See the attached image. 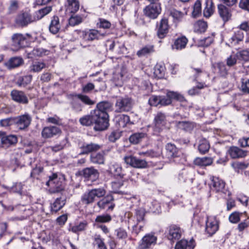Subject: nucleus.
Here are the masks:
<instances>
[{"label": "nucleus", "instance_id": "nucleus-1", "mask_svg": "<svg viewBox=\"0 0 249 249\" xmlns=\"http://www.w3.org/2000/svg\"><path fill=\"white\" fill-rule=\"evenodd\" d=\"M111 104L108 102H101L96 106L97 108L94 110L95 117L99 120V129H105L108 126V115L107 112L110 109Z\"/></svg>", "mask_w": 249, "mask_h": 249}, {"label": "nucleus", "instance_id": "nucleus-2", "mask_svg": "<svg viewBox=\"0 0 249 249\" xmlns=\"http://www.w3.org/2000/svg\"><path fill=\"white\" fill-rule=\"evenodd\" d=\"M106 195V191L103 188L94 189L85 193L81 197L83 204H89L93 203L96 198H100Z\"/></svg>", "mask_w": 249, "mask_h": 249}, {"label": "nucleus", "instance_id": "nucleus-3", "mask_svg": "<svg viewBox=\"0 0 249 249\" xmlns=\"http://www.w3.org/2000/svg\"><path fill=\"white\" fill-rule=\"evenodd\" d=\"M77 33L80 37L86 41H91L95 39H100L105 35L101 34L98 30L90 29L85 31H78Z\"/></svg>", "mask_w": 249, "mask_h": 249}, {"label": "nucleus", "instance_id": "nucleus-4", "mask_svg": "<svg viewBox=\"0 0 249 249\" xmlns=\"http://www.w3.org/2000/svg\"><path fill=\"white\" fill-rule=\"evenodd\" d=\"M173 100L182 101L184 97L177 92L167 91L166 95L160 96V105L166 106L171 104Z\"/></svg>", "mask_w": 249, "mask_h": 249}, {"label": "nucleus", "instance_id": "nucleus-5", "mask_svg": "<svg viewBox=\"0 0 249 249\" xmlns=\"http://www.w3.org/2000/svg\"><path fill=\"white\" fill-rule=\"evenodd\" d=\"M166 124V116L161 112H158L155 116L153 121V130L156 133L160 132Z\"/></svg>", "mask_w": 249, "mask_h": 249}, {"label": "nucleus", "instance_id": "nucleus-6", "mask_svg": "<svg viewBox=\"0 0 249 249\" xmlns=\"http://www.w3.org/2000/svg\"><path fill=\"white\" fill-rule=\"evenodd\" d=\"M124 160L126 164L134 168H144L148 166L145 160L138 159L132 155L125 156L124 158Z\"/></svg>", "mask_w": 249, "mask_h": 249}, {"label": "nucleus", "instance_id": "nucleus-7", "mask_svg": "<svg viewBox=\"0 0 249 249\" xmlns=\"http://www.w3.org/2000/svg\"><path fill=\"white\" fill-rule=\"evenodd\" d=\"M15 118V124L19 130H25L28 127L32 121L31 116L25 113L23 115L18 116Z\"/></svg>", "mask_w": 249, "mask_h": 249}, {"label": "nucleus", "instance_id": "nucleus-8", "mask_svg": "<svg viewBox=\"0 0 249 249\" xmlns=\"http://www.w3.org/2000/svg\"><path fill=\"white\" fill-rule=\"evenodd\" d=\"M132 106L130 98L128 97L119 98L115 104L116 111L118 112L128 111L131 109Z\"/></svg>", "mask_w": 249, "mask_h": 249}, {"label": "nucleus", "instance_id": "nucleus-9", "mask_svg": "<svg viewBox=\"0 0 249 249\" xmlns=\"http://www.w3.org/2000/svg\"><path fill=\"white\" fill-rule=\"evenodd\" d=\"M161 12L160 3H151L144 9V14L150 18H156Z\"/></svg>", "mask_w": 249, "mask_h": 249}, {"label": "nucleus", "instance_id": "nucleus-10", "mask_svg": "<svg viewBox=\"0 0 249 249\" xmlns=\"http://www.w3.org/2000/svg\"><path fill=\"white\" fill-rule=\"evenodd\" d=\"M95 115L94 113H91V115H86L81 118L79 122L82 125L85 126H89L94 123L95 124L94 128L96 130H103L104 129H98L100 127L99 120L97 118H95Z\"/></svg>", "mask_w": 249, "mask_h": 249}, {"label": "nucleus", "instance_id": "nucleus-11", "mask_svg": "<svg viewBox=\"0 0 249 249\" xmlns=\"http://www.w3.org/2000/svg\"><path fill=\"white\" fill-rule=\"evenodd\" d=\"M34 21H35L34 17L32 18L27 12L19 14L16 19V23L21 27L26 26Z\"/></svg>", "mask_w": 249, "mask_h": 249}, {"label": "nucleus", "instance_id": "nucleus-12", "mask_svg": "<svg viewBox=\"0 0 249 249\" xmlns=\"http://www.w3.org/2000/svg\"><path fill=\"white\" fill-rule=\"evenodd\" d=\"M157 238L153 233L146 234L142 238L139 247L141 249H147L156 243Z\"/></svg>", "mask_w": 249, "mask_h": 249}, {"label": "nucleus", "instance_id": "nucleus-13", "mask_svg": "<svg viewBox=\"0 0 249 249\" xmlns=\"http://www.w3.org/2000/svg\"><path fill=\"white\" fill-rule=\"evenodd\" d=\"M218 229V223L214 216H209L206 224V231L210 235L214 234Z\"/></svg>", "mask_w": 249, "mask_h": 249}, {"label": "nucleus", "instance_id": "nucleus-14", "mask_svg": "<svg viewBox=\"0 0 249 249\" xmlns=\"http://www.w3.org/2000/svg\"><path fill=\"white\" fill-rule=\"evenodd\" d=\"M26 38L22 34H15L12 36V45L14 47L13 49L17 51L24 46V42Z\"/></svg>", "mask_w": 249, "mask_h": 249}, {"label": "nucleus", "instance_id": "nucleus-15", "mask_svg": "<svg viewBox=\"0 0 249 249\" xmlns=\"http://www.w3.org/2000/svg\"><path fill=\"white\" fill-rule=\"evenodd\" d=\"M11 98L14 101L22 104L28 103V99L26 95L22 91L14 89L10 93Z\"/></svg>", "mask_w": 249, "mask_h": 249}, {"label": "nucleus", "instance_id": "nucleus-16", "mask_svg": "<svg viewBox=\"0 0 249 249\" xmlns=\"http://www.w3.org/2000/svg\"><path fill=\"white\" fill-rule=\"evenodd\" d=\"M61 133V129L59 127L55 126H49L45 127L42 129L41 135L44 138L48 139L59 135Z\"/></svg>", "mask_w": 249, "mask_h": 249}, {"label": "nucleus", "instance_id": "nucleus-17", "mask_svg": "<svg viewBox=\"0 0 249 249\" xmlns=\"http://www.w3.org/2000/svg\"><path fill=\"white\" fill-rule=\"evenodd\" d=\"M169 27L168 19L165 18L161 19L157 32V36L159 38L162 39L166 36Z\"/></svg>", "mask_w": 249, "mask_h": 249}, {"label": "nucleus", "instance_id": "nucleus-18", "mask_svg": "<svg viewBox=\"0 0 249 249\" xmlns=\"http://www.w3.org/2000/svg\"><path fill=\"white\" fill-rule=\"evenodd\" d=\"M83 176L88 180H95L98 178L99 173L98 170L93 167L84 169L82 171Z\"/></svg>", "mask_w": 249, "mask_h": 249}, {"label": "nucleus", "instance_id": "nucleus-19", "mask_svg": "<svg viewBox=\"0 0 249 249\" xmlns=\"http://www.w3.org/2000/svg\"><path fill=\"white\" fill-rule=\"evenodd\" d=\"M183 231L176 225H171L169 227L168 238L170 240L179 239L182 235Z\"/></svg>", "mask_w": 249, "mask_h": 249}, {"label": "nucleus", "instance_id": "nucleus-20", "mask_svg": "<svg viewBox=\"0 0 249 249\" xmlns=\"http://www.w3.org/2000/svg\"><path fill=\"white\" fill-rule=\"evenodd\" d=\"M228 153L232 159H238L246 157L247 152L237 146H231L229 149Z\"/></svg>", "mask_w": 249, "mask_h": 249}, {"label": "nucleus", "instance_id": "nucleus-21", "mask_svg": "<svg viewBox=\"0 0 249 249\" xmlns=\"http://www.w3.org/2000/svg\"><path fill=\"white\" fill-rule=\"evenodd\" d=\"M218 12L220 17L224 22L229 20L231 17V11L225 5L219 4L218 5Z\"/></svg>", "mask_w": 249, "mask_h": 249}, {"label": "nucleus", "instance_id": "nucleus-22", "mask_svg": "<svg viewBox=\"0 0 249 249\" xmlns=\"http://www.w3.org/2000/svg\"><path fill=\"white\" fill-rule=\"evenodd\" d=\"M49 185H51L55 189V192H59L63 190L64 187L62 182H59L56 174H53L50 177L49 180L47 182Z\"/></svg>", "mask_w": 249, "mask_h": 249}, {"label": "nucleus", "instance_id": "nucleus-23", "mask_svg": "<svg viewBox=\"0 0 249 249\" xmlns=\"http://www.w3.org/2000/svg\"><path fill=\"white\" fill-rule=\"evenodd\" d=\"M113 197L111 196H107L103 199L98 201V206L101 209H105L107 208L108 210H112L114 207V204H113Z\"/></svg>", "mask_w": 249, "mask_h": 249}, {"label": "nucleus", "instance_id": "nucleus-24", "mask_svg": "<svg viewBox=\"0 0 249 249\" xmlns=\"http://www.w3.org/2000/svg\"><path fill=\"white\" fill-rule=\"evenodd\" d=\"M167 154L169 157L172 158H177L181 155V152L177 148L176 145L171 143H168L165 147Z\"/></svg>", "mask_w": 249, "mask_h": 249}, {"label": "nucleus", "instance_id": "nucleus-25", "mask_svg": "<svg viewBox=\"0 0 249 249\" xmlns=\"http://www.w3.org/2000/svg\"><path fill=\"white\" fill-rule=\"evenodd\" d=\"M65 6L67 12L75 13L79 9L80 2L78 0H66Z\"/></svg>", "mask_w": 249, "mask_h": 249}, {"label": "nucleus", "instance_id": "nucleus-26", "mask_svg": "<svg viewBox=\"0 0 249 249\" xmlns=\"http://www.w3.org/2000/svg\"><path fill=\"white\" fill-rule=\"evenodd\" d=\"M244 37V33L241 30H237L229 37L228 41L231 46L238 44L243 40Z\"/></svg>", "mask_w": 249, "mask_h": 249}, {"label": "nucleus", "instance_id": "nucleus-27", "mask_svg": "<svg viewBox=\"0 0 249 249\" xmlns=\"http://www.w3.org/2000/svg\"><path fill=\"white\" fill-rule=\"evenodd\" d=\"M102 147L101 145L94 143H90L84 144L81 147V152L80 154H87L89 153L96 151L100 149Z\"/></svg>", "mask_w": 249, "mask_h": 249}, {"label": "nucleus", "instance_id": "nucleus-28", "mask_svg": "<svg viewBox=\"0 0 249 249\" xmlns=\"http://www.w3.org/2000/svg\"><path fill=\"white\" fill-rule=\"evenodd\" d=\"M212 184L214 190L216 192H221L225 187V183L224 181L219 178L214 177L211 178Z\"/></svg>", "mask_w": 249, "mask_h": 249}, {"label": "nucleus", "instance_id": "nucleus-29", "mask_svg": "<svg viewBox=\"0 0 249 249\" xmlns=\"http://www.w3.org/2000/svg\"><path fill=\"white\" fill-rule=\"evenodd\" d=\"M28 57L34 58L48 54L49 51L41 48H34L31 51H27Z\"/></svg>", "mask_w": 249, "mask_h": 249}, {"label": "nucleus", "instance_id": "nucleus-30", "mask_svg": "<svg viewBox=\"0 0 249 249\" xmlns=\"http://www.w3.org/2000/svg\"><path fill=\"white\" fill-rule=\"evenodd\" d=\"M116 122L120 128H124L133 123L130 122L129 117L126 115L121 114L116 117Z\"/></svg>", "mask_w": 249, "mask_h": 249}, {"label": "nucleus", "instance_id": "nucleus-31", "mask_svg": "<svg viewBox=\"0 0 249 249\" xmlns=\"http://www.w3.org/2000/svg\"><path fill=\"white\" fill-rule=\"evenodd\" d=\"M61 28V24L59 18L57 16H53L51 19L49 30L53 34H57Z\"/></svg>", "mask_w": 249, "mask_h": 249}, {"label": "nucleus", "instance_id": "nucleus-32", "mask_svg": "<svg viewBox=\"0 0 249 249\" xmlns=\"http://www.w3.org/2000/svg\"><path fill=\"white\" fill-rule=\"evenodd\" d=\"M188 39L185 36H182L177 38L172 45V49L177 50H180L185 48L187 43Z\"/></svg>", "mask_w": 249, "mask_h": 249}, {"label": "nucleus", "instance_id": "nucleus-33", "mask_svg": "<svg viewBox=\"0 0 249 249\" xmlns=\"http://www.w3.org/2000/svg\"><path fill=\"white\" fill-rule=\"evenodd\" d=\"M213 162V159L211 157H204L196 158L194 163L196 165L200 167H205L211 165Z\"/></svg>", "mask_w": 249, "mask_h": 249}, {"label": "nucleus", "instance_id": "nucleus-34", "mask_svg": "<svg viewBox=\"0 0 249 249\" xmlns=\"http://www.w3.org/2000/svg\"><path fill=\"white\" fill-rule=\"evenodd\" d=\"M195 246L193 241L188 242L187 240L183 239L176 243L175 249H194Z\"/></svg>", "mask_w": 249, "mask_h": 249}, {"label": "nucleus", "instance_id": "nucleus-35", "mask_svg": "<svg viewBox=\"0 0 249 249\" xmlns=\"http://www.w3.org/2000/svg\"><path fill=\"white\" fill-rule=\"evenodd\" d=\"M52 10V7L50 6H46L36 11L34 14L35 20H38L42 18L46 15L50 13Z\"/></svg>", "mask_w": 249, "mask_h": 249}, {"label": "nucleus", "instance_id": "nucleus-36", "mask_svg": "<svg viewBox=\"0 0 249 249\" xmlns=\"http://www.w3.org/2000/svg\"><path fill=\"white\" fill-rule=\"evenodd\" d=\"M105 155L104 152L92 154L90 155V161L95 164H103L105 161Z\"/></svg>", "mask_w": 249, "mask_h": 249}, {"label": "nucleus", "instance_id": "nucleus-37", "mask_svg": "<svg viewBox=\"0 0 249 249\" xmlns=\"http://www.w3.org/2000/svg\"><path fill=\"white\" fill-rule=\"evenodd\" d=\"M1 142L3 146L8 147L16 144L18 142V139L15 135H10L3 136L1 139Z\"/></svg>", "mask_w": 249, "mask_h": 249}, {"label": "nucleus", "instance_id": "nucleus-38", "mask_svg": "<svg viewBox=\"0 0 249 249\" xmlns=\"http://www.w3.org/2000/svg\"><path fill=\"white\" fill-rule=\"evenodd\" d=\"M215 67L218 70L217 72L220 76L226 77L228 75L229 69L223 62H219L216 63Z\"/></svg>", "mask_w": 249, "mask_h": 249}, {"label": "nucleus", "instance_id": "nucleus-39", "mask_svg": "<svg viewBox=\"0 0 249 249\" xmlns=\"http://www.w3.org/2000/svg\"><path fill=\"white\" fill-rule=\"evenodd\" d=\"M65 201L64 198H57L51 205L52 212L56 213L59 211L65 205Z\"/></svg>", "mask_w": 249, "mask_h": 249}, {"label": "nucleus", "instance_id": "nucleus-40", "mask_svg": "<svg viewBox=\"0 0 249 249\" xmlns=\"http://www.w3.org/2000/svg\"><path fill=\"white\" fill-rule=\"evenodd\" d=\"M206 6L203 11L204 17L206 18L210 17L213 12V4L212 0H206Z\"/></svg>", "mask_w": 249, "mask_h": 249}, {"label": "nucleus", "instance_id": "nucleus-41", "mask_svg": "<svg viewBox=\"0 0 249 249\" xmlns=\"http://www.w3.org/2000/svg\"><path fill=\"white\" fill-rule=\"evenodd\" d=\"M46 67V64L43 62L36 61L30 66V71L32 72H39Z\"/></svg>", "mask_w": 249, "mask_h": 249}, {"label": "nucleus", "instance_id": "nucleus-42", "mask_svg": "<svg viewBox=\"0 0 249 249\" xmlns=\"http://www.w3.org/2000/svg\"><path fill=\"white\" fill-rule=\"evenodd\" d=\"M207 23L203 20H198L194 25V31L196 33L204 32L207 28Z\"/></svg>", "mask_w": 249, "mask_h": 249}, {"label": "nucleus", "instance_id": "nucleus-43", "mask_svg": "<svg viewBox=\"0 0 249 249\" xmlns=\"http://www.w3.org/2000/svg\"><path fill=\"white\" fill-rule=\"evenodd\" d=\"M23 62V59L18 57L11 58L7 63V67L10 68H15L20 66Z\"/></svg>", "mask_w": 249, "mask_h": 249}, {"label": "nucleus", "instance_id": "nucleus-44", "mask_svg": "<svg viewBox=\"0 0 249 249\" xmlns=\"http://www.w3.org/2000/svg\"><path fill=\"white\" fill-rule=\"evenodd\" d=\"M210 148V144L205 139H202L199 141L198 149L200 153L205 154L208 151Z\"/></svg>", "mask_w": 249, "mask_h": 249}, {"label": "nucleus", "instance_id": "nucleus-45", "mask_svg": "<svg viewBox=\"0 0 249 249\" xmlns=\"http://www.w3.org/2000/svg\"><path fill=\"white\" fill-rule=\"evenodd\" d=\"M145 136L146 134L144 133H135L130 136L129 141L132 143L137 144L140 142Z\"/></svg>", "mask_w": 249, "mask_h": 249}, {"label": "nucleus", "instance_id": "nucleus-46", "mask_svg": "<svg viewBox=\"0 0 249 249\" xmlns=\"http://www.w3.org/2000/svg\"><path fill=\"white\" fill-rule=\"evenodd\" d=\"M73 97L79 99L82 102L87 105H93L95 102L91 100L89 96L82 94H75L72 95Z\"/></svg>", "mask_w": 249, "mask_h": 249}, {"label": "nucleus", "instance_id": "nucleus-47", "mask_svg": "<svg viewBox=\"0 0 249 249\" xmlns=\"http://www.w3.org/2000/svg\"><path fill=\"white\" fill-rule=\"evenodd\" d=\"M115 235L117 239L120 240H124L128 237V233L123 228L116 229L115 231Z\"/></svg>", "mask_w": 249, "mask_h": 249}, {"label": "nucleus", "instance_id": "nucleus-48", "mask_svg": "<svg viewBox=\"0 0 249 249\" xmlns=\"http://www.w3.org/2000/svg\"><path fill=\"white\" fill-rule=\"evenodd\" d=\"M32 79V76L31 75L20 77L18 80L17 84L19 87H25L31 83Z\"/></svg>", "mask_w": 249, "mask_h": 249}, {"label": "nucleus", "instance_id": "nucleus-49", "mask_svg": "<svg viewBox=\"0 0 249 249\" xmlns=\"http://www.w3.org/2000/svg\"><path fill=\"white\" fill-rule=\"evenodd\" d=\"M153 46H146L137 52V54L139 57L144 56L154 52Z\"/></svg>", "mask_w": 249, "mask_h": 249}, {"label": "nucleus", "instance_id": "nucleus-50", "mask_svg": "<svg viewBox=\"0 0 249 249\" xmlns=\"http://www.w3.org/2000/svg\"><path fill=\"white\" fill-rule=\"evenodd\" d=\"M177 125L179 128L185 131H190L194 127V124L193 123L184 121L178 122Z\"/></svg>", "mask_w": 249, "mask_h": 249}, {"label": "nucleus", "instance_id": "nucleus-51", "mask_svg": "<svg viewBox=\"0 0 249 249\" xmlns=\"http://www.w3.org/2000/svg\"><path fill=\"white\" fill-rule=\"evenodd\" d=\"M236 57L238 59L245 61H249V51L248 50H243L237 52Z\"/></svg>", "mask_w": 249, "mask_h": 249}, {"label": "nucleus", "instance_id": "nucleus-52", "mask_svg": "<svg viewBox=\"0 0 249 249\" xmlns=\"http://www.w3.org/2000/svg\"><path fill=\"white\" fill-rule=\"evenodd\" d=\"M112 219L111 216L108 214H104L97 216L95 219L96 223H108Z\"/></svg>", "mask_w": 249, "mask_h": 249}, {"label": "nucleus", "instance_id": "nucleus-53", "mask_svg": "<svg viewBox=\"0 0 249 249\" xmlns=\"http://www.w3.org/2000/svg\"><path fill=\"white\" fill-rule=\"evenodd\" d=\"M170 15L174 18L175 22H178L181 20L185 14L177 10H173L170 12Z\"/></svg>", "mask_w": 249, "mask_h": 249}, {"label": "nucleus", "instance_id": "nucleus-54", "mask_svg": "<svg viewBox=\"0 0 249 249\" xmlns=\"http://www.w3.org/2000/svg\"><path fill=\"white\" fill-rule=\"evenodd\" d=\"M213 37L212 36H209L203 39H200L198 41V44L199 46L208 47L213 42Z\"/></svg>", "mask_w": 249, "mask_h": 249}, {"label": "nucleus", "instance_id": "nucleus-55", "mask_svg": "<svg viewBox=\"0 0 249 249\" xmlns=\"http://www.w3.org/2000/svg\"><path fill=\"white\" fill-rule=\"evenodd\" d=\"M83 21L82 17L78 15L72 16L69 18V24L71 26H75L81 23Z\"/></svg>", "mask_w": 249, "mask_h": 249}, {"label": "nucleus", "instance_id": "nucleus-56", "mask_svg": "<svg viewBox=\"0 0 249 249\" xmlns=\"http://www.w3.org/2000/svg\"><path fill=\"white\" fill-rule=\"evenodd\" d=\"M154 73L157 78H161L164 74V68L161 65H157L155 67Z\"/></svg>", "mask_w": 249, "mask_h": 249}, {"label": "nucleus", "instance_id": "nucleus-57", "mask_svg": "<svg viewBox=\"0 0 249 249\" xmlns=\"http://www.w3.org/2000/svg\"><path fill=\"white\" fill-rule=\"evenodd\" d=\"M248 164L244 162L235 161L231 164V166L235 170L238 171L239 170L246 169L248 166Z\"/></svg>", "mask_w": 249, "mask_h": 249}, {"label": "nucleus", "instance_id": "nucleus-58", "mask_svg": "<svg viewBox=\"0 0 249 249\" xmlns=\"http://www.w3.org/2000/svg\"><path fill=\"white\" fill-rule=\"evenodd\" d=\"M201 12V4L199 0H197L194 6V10L192 13L194 17H197Z\"/></svg>", "mask_w": 249, "mask_h": 249}, {"label": "nucleus", "instance_id": "nucleus-59", "mask_svg": "<svg viewBox=\"0 0 249 249\" xmlns=\"http://www.w3.org/2000/svg\"><path fill=\"white\" fill-rule=\"evenodd\" d=\"M241 213L237 212H234L231 213L229 217V220L231 223H237L240 220Z\"/></svg>", "mask_w": 249, "mask_h": 249}, {"label": "nucleus", "instance_id": "nucleus-60", "mask_svg": "<svg viewBox=\"0 0 249 249\" xmlns=\"http://www.w3.org/2000/svg\"><path fill=\"white\" fill-rule=\"evenodd\" d=\"M237 59L238 58L236 57V54L230 55L226 60V65L228 67H232L235 66L237 63Z\"/></svg>", "mask_w": 249, "mask_h": 249}, {"label": "nucleus", "instance_id": "nucleus-61", "mask_svg": "<svg viewBox=\"0 0 249 249\" xmlns=\"http://www.w3.org/2000/svg\"><path fill=\"white\" fill-rule=\"evenodd\" d=\"M13 124H15L14 117L8 118L0 121V125L2 127H8Z\"/></svg>", "mask_w": 249, "mask_h": 249}, {"label": "nucleus", "instance_id": "nucleus-62", "mask_svg": "<svg viewBox=\"0 0 249 249\" xmlns=\"http://www.w3.org/2000/svg\"><path fill=\"white\" fill-rule=\"evenodd\" d=\"M149 103L151 106L155 107L160 105V96L152 95L149 99Z\"/></svg>", "mask_w": 249, "mask_h": 249}, {"label": "nucleus", "instance_id": "nucleus-63", "mask_svg": "<svg viewBox=\"0 0 249 249\" xmlns=\"http://www.w3.org/2000/svg\"><path fill=\"white\" fill-rule=\"evenodd\" d=\"M99 21V22L97 24L100 28L109 29L111 26L110 22L106 19L100 18Z\"/></svg>", "mask_w": 249, "mask_h": 249}, {"label": "nucleus", "instance_id": "nucleus-64", "mask_svg": "<svg viewBox=\"0 0 249 249\" xmlns=\"http://www.w3.org/2000/svg\"><path fill=\"white\" fill-rule=\"evenodd\" d=\"M242 91L246 93H249V80L242 79V85L241 86Z\"/></svg>", "mask_w": 249, "mask_h": 249}]
</instances>
